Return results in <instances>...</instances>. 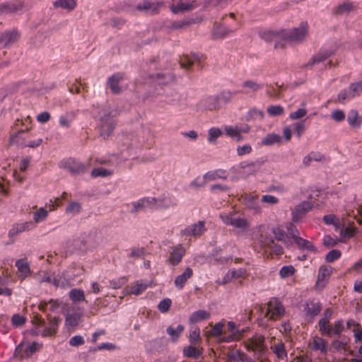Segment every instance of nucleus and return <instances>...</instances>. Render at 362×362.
Returning a JSON list of instances; mask_svg holds the SVG:
<instances>
[{
    "label": "nucleus",
    "instance_id": "38",
    "mask_svg": "<svg viewBox=\"0 0 362 362\" xmlns=\"http://www.w3.org/2000/svg\"><path fill=\"white\" fill-rule=\"evenodd\" d=\"M202 354V349L196 348L192 345L183 349V355L187 358H198Z\"/></svg>",
    "mask_w": 362,
    "mask_h": 362
},
{
    "label": "nucleus",
    "instance_id": "29",
    "mask_svg": "<svg viewBox=\"0 0 362 362\" xmlns=\"http://www.w3.org/2000/svg\"><path fill=\"white\" fill-rule=\"evenodd\" d=\"M148 288V284L142 281H136L131 284L129 287L127 288V293L139 296L141 294Z\"/></svg>",
    "mask_w": 362,
    "mask_h": 362
},
{
    "label": "nucleus",
    "instance_id": "40",
    "mask_svg": "<svg viewBox=\"0 0 362 362\" xmlns=\"http://www.w3.org/2000/svg\"><path fill=\"white\" fill-rule=\"evenodd\" d=\"M69 298L74 303L86 300L84 291L78 288H73L70 291Z\"/></svg>",
    "mask_w": 362,
    "mask_h": 362
},
{
    "label": "nucleus",
    "instance_id": "14",
    "mask_svg": "<svg viewBox=\"0 0 362 362\" xmlns=\"http://www.w3.org/2000/svg\"><path fill=\"white\" fill-rule=\"evenodd\" d=\"M185 255V249L182 245H177L173 247L170 252L168 259V263L173 267L177 266Z\"/></svg>",
    "mask_w": 362,
    "mask_h": 362
},
{
    "label": "nucleus",
    "instance_id": "18",
    "mask_svg": "<svg viewBox=\"0 0 362 362\" xmlns=\"http://www.w3.org/2000/svg\"><path fill=\"white\" fill-rule=\"evenodd\" d=\"M206 230L205 222L204 221H199L185 228L183 230V233L186 235L198 237L202 235Z\"/></svg>",
    "mask_w": 362,
    "mask_h": 362
},
{
    "label": "nucleus",
    "instance_id": "16",
    "mask_svg": "<svg viewBox=\"0 0 362 362\" xmlns=\"http://www.w3.org/2000/svg\"><path fill=\"white\" fill-rule=\"evenodd\" d=\"M23 8V2L21 0H12L0 4V14L15 13L22 10Z\"/></svg>",
    "mask_w": 362,
    "mask_h": 362
},
{
    "label": "nucleus",
    "instance_id": "30",
    "mask_svg": "<svg viewBox=\"0 0 362 362\" xmlns=\"http://www.w3.org/2000/svg\"><path fill=\"white\" fill-rule=\"evenodd\" d=\"M76 6V0H56L53 2V6L54 8H61L67 11L74 10Z\"/></svg>",
    "mask_w": 362,
    "mask_h": 362
},
{
    "label": "nucleus",
    "instance_id": "25",
    "mask_svg": "<svg viewBox=\"0 0 362 362\" xmlns=\"http://www.w3.org/2000/svg\"><path fill=\"white\" fill-rule=\"evenodd\" d=\"M202 55L199 54H193L192 56L184 55L180 59V64L181 67L189 69L195 62H200Z\"/></svg>",
    "mask_w": 362,
    "mask_h": 362
},
{
    "label": "nucleus",
    "instance_id": "34",
    "mask_svg": "<svg viewBox=\"0 0 362 362\" xmlns=\"http://www.w3.org/2000/svg\"><path fill=\"white\" fill-rule=\"evenodd\" d=\"M319 330L322 335L329 337L332 336V326L329 325V319L327 317L321 318L318 322Z\"/></svg>",
    "mask_w": 362,
    "mask_h": 362
},
{
    "label": "nucleus",
    "instance_id": "35",
    "mask_svg": "<svg viewBox=\"0 0 362 362\" xmlns=\"http://www.w3.org/2000/svg\"><path fill=\"white\" fill-rule=\"evenodd\" d=\"M59 302L57 300L51 299L48 302L41 301L38 305L40 310L45 312L47 309L54 312L59 307Z\"/></svg>",
    "mask_w": 362,
    "mask_h": 362
},
{
    "label": "nucleus",
    "instance_id": "47",
    "mask_svg": "<svg viewBox=\"0 0 362 362\" xmlns=\"http://www.w3.org/2000/svg\"><path fill=\"white\" fill-rule=\"evenodd\" d=\"M48 216V211L45 207H40L33 214V219L36 223L44 221Z\"/></svg>",
    "mask_w": 362,
    "mask_h": 362
},
{
    "label": "nucleus",
    "instance_id": "28",
    "mask_svg": "<svg viewBox=\"0 0 362 362\" xmlns=\"http://www.w3.org/2000/svg\"><path fill=\"white\" fill-rule=\"evenodd\" d=\"M271 349L279 359L282 361L287 360V353L284 344L281 341H279L276 344L272 345Z\"/></svg>",
    "mask_w": 362,
    "mask_h": 362
},
{
    "label": "nucleus",
    "instance_id": "17",
    "mask_svg": "<svg viewBox=\"0 0 362 362\" xmlns=\"http://www.w3.org/2000/svg\"><path fill=\"white\" fill-rule=\"evenodd\" d=\"M226 134L237 141L241 140V134L247 133L249 130V127L246 125L240 126H226L224 127Z\"/></svg>",
    "mask_w": 362,
    "mask_h": 362
},
{
    "label": "nucleus",
    "instance_id": "5",
    "mask_svg": "<svg viewBox=\"0 0 362 362\" xmlns=\"http://www.w3.org/2000/svg\"><path fill=\"white\" fill-rule=\"evenodd\" d=\"M267 310L264 314L265 317L271 320H277L285 313V308L277 298H272L266 304Z\"/></svg>",
    "mask_w": 362,
    "mask_h": 362
},
{
    "label": "nucleus",
    "instance_id": "64",
    "mask_svg": "<svg viewBox=\"0 0 362 362\" xmlns=\"http://www.w3.org/2000/svg\"><path fill=\"white\" fill-rule=\"evenodd\" d=\"M26 321V318L19 314H15L11 318L12 325L15 327L22 326Z\"/></svg>",
    "mask_w": 362,
    "mask_h": 362
},
{
    "label": "nucleus",
    "instance_id": "13",
    "mask_svg": "<svg viewBox=\"0 0 362 362\" xmlns=\"http://www.w3.org/2000/svg\"><path fill=\"white\" fill-rule=\"evenodd\" d=\"M309 347L315 351H320L322 355H327L328 351V342L325 339L314 336L309 341Z\"/></svg>",
    "mask_w": 362,
    "mask_h": 362
},
{
    "label": "nucleus",
    "instance_id": "46",
    "mask_svg": "<svg viewBox=\"0 0 362 362\" xmlns=\"http://www.w3.org/2000/svg\"><path fill=\"white\" fill-rule=\"evenodd\" d=\"M354 6L351 2L345 1L338 6L335 12L337 14L343 15L349 13L351 11L354 10Z\"/></svg>",
    "mask_w": 362,
    "mask_h": 362
},
{
    "label": "nucleus",
    "instance_id": "57",
    "mask_svg": "<svg viewBox=\"0 0 362 362\" xmlns=\"http://www.w3.org/2000/svg\"><path fill=\"white\" fill-rule=\"evenodd\" d=\"M353 98L354 96L351 95V92L349 90H342L337 95V102L344 104L346 100H350Z\"/></svg>",
    "mask_w": 362,
    "mask_h": 362
},
{
    "label": "nucleus",
    "instance_id": "62",
    "mask_svg": "<svg viewBox=\"0 0 362 362\" xmlns=\"http://www.w3.org/2000/svg\"><path fill=\"white\" fill-rule=\"evenodd\" d=\"M172 301L170 298H165L159 303L158 308L161 313H165L169 310Z\"/></svg>",
    "mask_w": 362,
    "mask_h": 362
},
{
    "label": "nucleus",
    "instance_id": "9",
    "mask_svg": "<svg viewBox=\"0 0 362 362\" xmlns=\"http://www.w3.org/2000/svg\"><path fill=\"white\" fill-rule=\"evenodd\" d=\"M59 321V317H54L51 318L48 326H45V325L43 327H37L33 331L32 334L41 335L42 337L53 336L57 332Z\"/></svg>",
    "mask_w": 362,
    "mask_h": 362
},
{
    "label": "nucleus",
    "instance_id": "58",
    "mask_svg": "<svg viewBox=\"0 0 362 362\" xmlns=\"http://www.w3.org/2000/svg\"><path fill=\"white\" fill-rule=\"evenodd\" d=\"M296 272L295 268L292 265L284 266L279 272L281 278H287L292 276Z\"/></svg>",
    "mask_w": 362,
    "mask_h": 362
},
{
    "label": "nucleus",
    "instance_id": "36",
    "mask_svg": "<svg viewBox=\"0 0 362 362\" xmlns=\"http://www.w3.org/2000/svg\"><path fill=\"white\" fill-rule=\"evenodd\" d=\"M231 32V30L223 25H216L213 30V37L214 38H223L228 36Z\"/></svg>",
    "mask_w": 362,
    "mask_h": 362
},
{
    "label": "nucleus",
    "instance_id": "1",
    "mask_svg": "<svg viewBox=\"0 0 362 362\" xmlns=\"http://www.w3.org/2000/svg\"><path fill=\"white\" fill-rule=\"evenodd\" d=\"M20 122L22 126L25 127V129H21L15 135H12L11 141L16 143L21 147L35 148L39 146L42 144V139L30 140V139L33 136V134L26 133L32 128L31 118L28 116L24 120L16 119L15 124L18 126Z\"/></svg>",
    "mask_w": 362,
    "mask_h": 362
},
{
    "label": "nucleus",
    "instance_id": "39",
    "mask_svg": "<svg viewBox=\"0 0 362 362\" xmlns=\"http://www.w3.org/2000/svg\"><path fill=\"white\" fill-rule=\"evenodd\" d=\"M347 120L349 124L354 128L360 127L361 121L359 119L358 113L355 110H351L349 112Z\"/></svg>",
    "mask_w": 362,
    "mask_h": 362
},
{
    "label": "nucleus",
    "instance_id": "32",
    "mask_svg": "<svg viewBox=\"0 0 362 362\" xmlns=\"http://www.w3.org/2000/svg\"><path fill=\"white\" fill-rule=\"evenodd\" d=\"M210 317V313L204 310H199L194 312L189 317L191 323H197Z\"/></svg>",
    "mask_w": 362,
    "mask_h": 362
},
{
    "label": "nucleus",
    "instance_id": "8",
    "mask_svg": "<svg viewBox=\"0 0 362 362\" xmlns=\"http://www.w3.org/2000/svg\"><path fill=\"white\" fill-rule=\"evenodd\" d=\"M250 351L254 352L255 356H266L267 346L263 335L255 334L250 338Z\"/></svg>",
    "mask_w": 362,
    "mask_h": 362
},
{
    "label": "nucleus",
    "instance_id": "20",
    "mask_svg": "<svg viewBox=\"0 0 362 362\" xmlns=\"http://www.w3.org/2000/svg\"><path fill=\"white\" fill-rule=\"evenodd\" d=\"M156 199H157V204L155 205V208L168 209L175 206L177 204L176 198L170 194H163L160 197Z\"/></svg>",
    "mask_w": 362,
    "mask_h": 362
},
{
    "label": "nucleus",
    "instance_id": "54",
    "mask_svg": "<svg viewBox=\"0 0 362 362\" xmlns=\"http://www.w3.org/2000/svg\"><path fill=\"white\" fill-rule=\"evenodd\" d=\"M246 274V270L244 269H239L238 270L235 271H230L228 272L226 276L225 280L227 281L228 279L234 278V279H238L240 277H243Z\"/></svg>",
    "mask_w": 362,
    "mask_h": 362
},
{
    "label": "nucleus",
    "instance_id": "11",
    "mask_svg": "<svg viewBox=\"0 0 362 362\" xmlns=\"http://www.w3.org/2000/svg\"><path fill=\"white\" fill-rule=\"evenodd\" d=\"M313 203L308 201L302 202L296 205L291 211L292 221L293 222L299 221L313 209Z\"/></svg>",
    "mask_w": 362,
    "mask_h": 362
},
{
    "label": "nucleus",
    "instance_id": "41",
    "mask_svg": "<svg viewBox=\"0 0 362 362\" xmlns=\"http://www.w3.org/2000/svg\"><path fill=\"white\" fill-rule=\"evenodd\" d=\"M194 8V6L191 3L180 2L177 5L173 4L170 6L171 11L173 13H178L180 12H184L190 11Z\"/></svg>",
    "mask_w": 362,
    "mask_h": 362
},
{
    "label": "nucleus",
    "instance_id": "6",
    "mask_svg": "<svg viewBox=\"0 0 362 362\" xmlns=\"http://www.w3.org/2000/svg\"><path fill=\"white\" fill-rule=\"evenodd\" d=\"M37 342L22 341L16 348L14 356L20 360L28 358L41 347Z\"/></svg>",
    "mask_w": 362,
    "mask_h": 362
},
{
    "label": "nucleus",
    "instance_id": "44",
    "mask_svg": "<svg viewBox=\"0 0 362 362\" xmlns=\"http://www.w3.org/2000/svg\"><path fill=\"white\" fill-rule=\"evenodd\" d=\"M30 223L28 222H25L23 223H18L16 226H13V228L9 230V235L13 236L25 230H28Z\"/></svg>",
    "mask_w": 362,
    "mask_h": 362
},
{
    "label": "nucleus",
    "instance_id": "27",
    "mask_svg": "<svg viewBox=\"0 0 362 362\" xmlns=\"http://www.w3.org/2000/svg\"><path fill=\"white\" fill-rule=\"evenodd\" d=\"M227 174L226 171L223 169H216L214 170H211L205 173L203 176V179L205 181H213L216 179H226Z\"/></svg>",
    "mask_w": 362,
    "mask_h": 362
},
{
    "label": "nucleus",
    "instance_id": "21",
    "mask_svg": "<svg viewBox=\"0 0 362 362\" xmlns=\"http://www.w3.org/2000/svg\"><path fill=\"white\" fill-rule=\"evenodd\" d=\"M15 265L18 269V277L21 279H25L31 274L30 265L26 259H18Z\"/></svg>",
    "mask_w": 362,
    "mask_h": 362
},
{
    "label": "nucleus",
    "instance_id": "42",
    "mask_svg": "<svg viewBox=\"0 0 362 362\" xmlns=\"http://www.w3.org/2000/svg\"><path fill=\"white\" fill-rule=\"evenodd\" d=\"M227 328L232 334L228 336H223L220 339V341L222 342H230L238 338V336L235 334V324L233 322H228L227 324Z\"/></svg>",
    "mask_w": 362,
    "mask_h": 362
},
{
    "label": "nucleus",
    "instance_id": "19",
    "mask_svg": "<svg viewBox=\"0 0 362 362\" xmlns=\"http://www.w3.org/2000/svg\"><path fill=\"white\" fill-rule=\"evenodd\" d=\"M20 34L16 30L0 33V45L6 47L18 40Z\"/></svg>",
    "mask_w": 362,
    "mask_h": 362
},
{
    "label": "nucleus",
    "instance_id": "43",
    "mask_svg": "<svg viewBox=\"0 0 362 362\" xmlns=\"http://www.w3.org/2000/svg\"><path fill=\"white\" fill-rule=\"evenodd\" d=\"M81 314L78 313H69L66 317V325L76 327L81 321Z\"/></svg>",
    "mask_w": 362,
    "mask_h": 362
},
{
    "label": "nucleus",
    "instance_id": "15",
    "mask_svg": "<svg viewBox=\"0 0 362 362\" xmlns=\"http://www.w3.org/2000/svg\"><path fill=\"white\" fill-rule=\"evenodd\" d=\"M64 167L72 174H80L86 171V165L74 158L67 159L64 162Z\"/></svg>",
    "mask_w": 362,
    "mask_h": 362
},
{
    "label": "nucleus",
    "instance_id": "55",
    "mask_svg": "<svg viewBox=\"0 0 362 362\" xmlns=\"http://www.w3.org/2000/svg\"><path fill=\"white\" fill-rule=\"evenodd\" d=\"M81 210V204L77 202H71L67 206L66 212L67 214H79Z\"/></svg>",
    "mask_w": 362,
    "mask_h": 362
},
{
    "label": "nucleus",
    "instance_id": "59",
    "mask_svg": "<svg viewBox=\"0 0 362 362\" xmlns=\"http://www.w3.org/2000/svg\"><path fill=\"white\" fill-rule=\"evenodd\" d=\"M223 327L224 324L223 322L216 323L210 330V334L215 337L221 336L223 332Z\"/></svg>",
    "mask_w": 362,
    "mask_h": 362
},
{
    "label": "nucleus",
    "instance_id": "24",
    "mask_svg": "<svg viewBox=\"0 0 362 362\" xmlns=\"http://www.w3.org/2000/svg\"><path fill=\"white\" fill-rule=\"evenodd\" d=\"M123 79V74L116 73L112 74L108 78V85L112 93L118 94L121 92V88L119 86V82Z\"/></svg>",
    "mask_w": 362,
    "mask_h": 362
},
{
    "label": "nucleus",
    "instance_id": "56",
    "mask_svg": "<svg viewBox=\"0 0 362 362\" xmlns=\"http://www.w3.org/2000/svg\"><path fill=\"white\" fill-rule=\"evenodd\" d=\"M81 86H82L83 89L86 88L85 84H82L79 80L76 79L74 83L68 85L69 91L74 94H78L80 93Z\"/></svg>",
    "mask_w": 362,
    "mask_h": 362
},
{
    "label": "nucleus",
    "instance_id": "22",
    "mask_svg": "<svg viewBox=\"0 0 362 362\" xmlns=\"http://www.w3.org/2000/svg\"><path fill=\"white\" fill-rule=\"evenodd\" d=\"M192 276H193L192 269H191L190 267L186 268V269L182 274L178 275L175 278V279L174 281L175 286L179 290L182 289L184 288L186 282L187 281V280L189 279L190 278H192Z\"/></svg>",
    "mask_w": 362,
    "mask_h": 362
},
{
    "label": "nucleus",
    "instance_id": "60",
    "mask_svg": "<svg viewBox=\"0 0 362 362\" xmlns=\"http://www.w3.org/2000/svg\"><path fill=\"white\" fill-rule=\"evenodd\" d=\"M344 329L343 320H337L334 322V325L332 326V335L339 336Z\"/></svg>",
    "mask_w": 362,
    "mask_h": 362
},
{
    "label": "nucleus",
    "instance_id": "37",
    "mask_svg": "<svg viewBox=\"0 0 362 362\" xmlns=\"http://www.w3.org/2000/svg\"><path fill=\"white\" fill-rule=\"evenodd\" d=\"M332 54H333V52L331 51H320L310 59L307 66H311L321 62H324Z\"/></svg>",
    "mask_w": 362,
    "mask_h": 362
},
{
    "label": "nucleus",
    "instance_id": "3",
    "mask_svg": "<svg viewBox=\"0 0 362 362\" xmlns=\"http://www.w3.org/2000/svg\"><path fill=\"white\" fill-rule=\"evenodd\" d=\"M219 217L224 224L233 226L238 228H244L247 225V220L242 218L241 215L233 206L221 211Z\"/></svg>",
    "mask_w": 362,
    "mask_h": 362
},
{
    "label": "nucleus",
    "instance_id": "61",
    "mask_svg": "<svg viewBox=\"0 0 362 362\" xmlns=\"http://www.w3.org/2000/svg\"><path fill=\"white\" fill-rule=\"evenodd\" d=\"M33 325H34V328H33L30 330V333L32 334L33 331L35 330L37 327H43V326L45 325V320L42 319V317L38 315L35 314L32 320H31Z\"/></svg>",
    "mask_w": 362,
    "mask_h": 362
},
{
    "label": "nucleus",
    "instance_id": "51",
    "mask_svg": "<svg viewBox=\"0 0 362 362\" xmlns=\"http://www.w3.org/2000/svg\"><path fill=\"white\" fill-rule=\"evenodd\" d=\"M222 135V131L217 127H211L209 130L208 141L214 144L217 138Z\"/></svg>",
    "mask_w": 362,
    "mask_h": 362
},
{
    "label": "nucleus",
    "instance_id": "63",
    "mask_svg": "<svg viewBox=\"0 0 362 362\" xmlns=\"http://www.w3.org/2000/svg\"><path fill=\"white\" fill-rule=\"evenodd\" d=\"M341 255V253L339 250H332L327 254L325 259L327 262H332L339 259Z\"/></svg>",
    "mask_w": 362,
    "mask_h": 362
},
{
    "label": "nucleus",
    "instance_id": "52",
    "mask_svg": "<svg viewBox=\"0 0 362 362\" xmlns=\"http://www.w3.org/2000/svg\"><path fill=\"white\" fill-rule=\"evenodd\" d=\"M349 89L354 98L360 95L362 93V81L351 83Z\"/></svg>",
    "mask_w": 362,
    "mask_h": 362
},
{
    "label": "nucleus",
    "instance_id": "26",
    "mask_svg": "<svg viewBox=\"0 0 362 362\" xmlns=\"http://www.w3.org/2000/svg\"><path fill=\"white\" fill-rule=\"evenodd\" d=\"M232 98V93L230 91L224 90L221 92L217 97V98H211V100L216 102L214 105H209L210 110H216L220 107L221 103H227Z\"/></svg>",
    "mask_w": 362,
    "mask_h": 362
},
{
    "label": "nucleus",
    "instance_id": "2",
    "mask_svg": "<svg viewBox=\"0 0 362 362\" xmlns=\"http://www.w3.org/2000/svg\"><path fill=\"white\" fill-rule=\"evenodd\" d=\"M100 135L104 138L109 136L116 125L115 119L109 110L101 108L95 115Z\"/></svg>",
    "mask_w": 362,
    "mask_h": 362
},
{
    "label": "nucleus",
    "instance_id": "7",
    "mask_svg": "<svg viewBox=\"0 0 362 362\" xmlns=\"http://www.w3.org/2000/svg\"><path fill=\"white\" fill-rule=\"evenodd\" d=\"M308 23L303 22L298 28H295L289 32L285 30L281 33L282 38L287 42H300L308 35Z\"/></svg>",
    "mask_w": 362,
    "mask_h": 362
},
{
    "label": "nucleus",
    "instance_id": "10",
    "mask_svg": "<svg viewBox=\"0 0 362 362\" xmlns=\"http://www.w3.org/2000/svg\"><path fill=\"white\" fill-rule=\"evenodd\" d=\"M332 272L333 268L331 266L322 265L320 267L317 274V279L315 285V289L322 291L325 287Z\"/></svg>",
    "mask_w": 362,
    "mask_h": 362
},
{
    "label": "nucleus",
    "instance_id": "45",
    "mask_svg": "<svg viewBox=\"0 0 362 362\" xmlns=\"http://www.w3.org/2000/svg\"><path fill=\"white\" fill-rule=\"evenodd\" d=\"M113 174V171L111 170H107L103 168H95L92 170L91 176L93 177H106L111 176Z\"/></svg>",
    "mask_w": 362,
    "mask_h": 362
},
{
    "label": "nucleus",
    "instance_id": "48",
    "mask_svg": "<svg viewBox=\"0 0 362 362\" xmlns=\"http://www.w3.org/2000/svg\"><path fill=\"white\" fill-rule=\"evenodd\" d=\"M138 138L132 134H129L123 139L122 142L124 146L129 148L136 147L138 144Z\"/></svg>",
    "mask_w": 362,
    "mask_h": 362
},
{
    "label": "nucleus",
    "instance_id": "50",
    "mask_svg": "<svg viewBox=\"0 0 362 362\" xmlns=\"http://www.w3.org/2000/svg\"><path fill=\"white\" fill-rule=\"evenodd\" d=\"M281 138L279 135L276 134H269L262 140V144L266 146L273 145L274 144L280 143Z\"/></svg>",
    "mask_w": 362,
    "mask_h": 362
},
{
    "label": "nucleus",
    "instance_id": "33",
    "mask_svg": "<svg viewBox=\"0 0 362 362\" xmlns=\"http://www.w3.org/2000/svg\"><path fill=\"white\" fill-rule=\"evenodd\" d=\"M184 329L185 327L182 325H178L176 328L169 326L166 329V332L170 337L171 341L175 342L178 340Z\"/></svg>",
    "mask_w": 362,
    "mask_h": 362
},
{
    "label": "nucleus",
    "instance_id": "31",
    "mask_svg": "<svg viewBox=\"0 0 362 362\" xmlns=\"http://www.w3.org/2000/svg\"><path fill=\"white\" fill-rule=\"evenodd\" d=\"M76 118V113L73 111L61 115L59 119V124L63 128H69Z\"/></svg>",
    "mask_w": 362,
    "mask_h": 362
},
{
    "label": "nucleus",
    "instance_id": "12",
    "mask_svg": "<svg viewBox=\"0 0 362 362\" xmlns=\"http://www.w3.org/2000/svg\"><path fill=\"white\" fill-rule=\"evenodd\" d=\"M157 204V199L155 197H144L136 202H134L132 204L133 208L132 213H139L146 209L155 208Z\"/></svg>",
    "mask_w": 362,
    "mask_h": 362
},
{
    "label": "nucleus",
    "instance_id": "53",
    "mask_svg": "<svg viewBox=\"0 0 362 362\" xmlns=\"http://www.w3.org/2000/svg\"><path fill=\"white\" fill-rule=\"evenodd\" d=\"M267 110L268 114L272 117L281 115L284 112V109L281 105H270Z\"/></svg>",
    "mask_w": 362,
    "mask_h": 362
},
{
    "label": "nucleus",
    "instance_id": "49",
    "mask_svg": "<svg viewBox=\"0 0 362 362\" xmlns=\"http://www.w3.org/2000/svg\"><path fill=\"white\" fill-rule=\"evenodd\" d=\"M200 330L198 327L192 328L189 331V341L192 345H196L200 341Z\"/></svg>",
    "mask_w": 362,
    "mask_h": 362
},
{
    "label": "nucleus",
    "instance_id": "4",
    "mask_svg": "<svg viewBox=\"0 0 362 362\" xmlns=\"http://www.w3.org/2000/svg\"><path fill=\"white\" fill-rule=\"evenodd\" d=\"M262 226H259L256 230L252 232V238L257 240L262 247L270 248L272 255L279 256L283 254V248L281 246L274 244V240L271 238L264 237Z\"/></svg>",
    "mask_w": 362,
    "mask_h": 362
},
{
    "label": "nucleus",
    "instance_id": "23",
    "mask_svg": "<svg viewBox=\"0 0 362 362\" xmlns=\"http://www.w3.org/2000/svg\"><path fill=\"white\" fill-rule=\"evenodd\" d=\"M322 305L320 302L310 300L306 303L304 311L308 317L313 318L320 313Z\"/></svg>",
    "mask_w": 362,
    "mask_h": 362
}]
</instances>
